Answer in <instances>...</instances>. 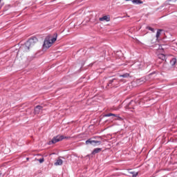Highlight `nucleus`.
I'll use <instances>...</instances> for the list:
<instances>
[{"mask_svg":"<svg viewBox=\"0 0 177 177\" xmlns=\"http://www.w3.org/2000/svg\"><path fill=\"white\" fill-rule=\"evenodd\" d=\"M37 42H38V39L36 37H31L20 47V50L28 52L30 50V48H32V46H34Z\"/></svg>","mask_w":177,"mask_h":177,"instance_id":"f257e3e1","label":"nucleus"},{"mask_svg":"<svg viewBox=\"0 0 177 177\" xmlns=\"http://www.w3.org/2000/svg\"><path fill=\"white\" fill-rule=\"evenodd\" d=\"M118 85H120V82L118 81V80L113 78L109 80L107 86H109V88H117Z\"/></svg>","mask_w":177,"mask_h":177,"instance_id":"f03ea898","label":"nucleus"},{"mask_svg":"<svg viewBox=\"0 0 177 177\" xmlns=\"http://www.w3.org/2000/svg\"><path fill=\"white\" fill-rule=\"evenodd\" d=\"M64 139V136H57L53 137L52 140L49 141L48 145H55V143H57V142H61Z\"/></svg>","mask_w":177,"mask_h":177,"instance_id":"7ed1b4c3","label":"nucleus"},{"mask_svg":"<svg viewBox=\"0 0 177 177\" xmlns=\"http://www.w3.org/2000/svg\"><path fill=\"white\" fill-rule=\"evenodd\" d=\"M86 145H91V146H100L102 145V141L94 140L90 138L86 141Z\"/></svg>","mask_w":177,"mask_h":177,"instance_id":"20e7f679","label":"nucleus"},{"mask_svg":"<svg viewBox=\"0 0 177 177\" xmlns=\"http://www.w3.org/2000/svg\"><path fill=\"white\" fill-rule=\"evenodd\" d=\"M52 46V42H50V40H49V38H46L44 40L43 48H46L48 49V48H50Z\"/></svg>","mask_w":177,"mask_h":177,"instance_id":"39448f33","label":"nucleus"},{"mask_svg":"<svg viewBox=\"0 0 177 177\" xmlns=\"http://www.w3.org/2000/svg\"><path fill=\"white\" fill-rule=\"evenodd\" d=\"M151 75H153V74H149V76L146 77H141L140 79L137 80V84H139L140 85H142L144 82H146L147 80H149V77H151Z\"/></svg>","mask_w":177,"mask_h":177,"instance_id":"423d86ee","label":"nucleus"},{"mask_svg":"<svg viewBox=\"0 0 177 177\" xmlns=\"http://www.w3.org/2000/svg\"><path fill=\"white\" fill-rule=\"evenodd\" d=\"M44 110V108L41 105H37L35 108L34 114H41Z\"/></svg>","mask_w":177,"mask_h":177,"instance_id":"0eeeda50","label":"nucleus"},{"mask_svg":"<svg viewBox=\"0 0 177 177\" xmlns=\"http://www.w3.org/2000/svg\"><path fill=\"white\" fill-rule=\"evenodd\" d=\"M100 21H110V16L105 15L102 17L99 18Z\"/></svg>","mask_w":177,"mask_h":177,"instance_id":"6e6552de","label":"nucleus"},{"mask_svg":"<svg viewBox=\"0 0 177 177\" xmlns=\"http://www.w3.org/2000/svg\"><path fill=\"white\" fill-rule=\"evenodd\" d=\"M133 104H135V101L131 100L127 106V109H133Z\"/></svg>","mask_w":177,"mask_h":177,"instance_id":"1a4fd4ad","label":"nucleus"},{"mask_svg":"<svg viewBox=\"0 0 177 177\" xmlns=\"http://www.w3.org/2000/svg\"><path fill=\"white\" fill-rule=\"evenodd\" d=\"M102 151V148H95L93 149L92 154H97V153H100Z\"/></svg>","mask_w":177,"mask_h":177,"instance_id":"9d476101","label":"nucleus"},{"mask_svg":"<svg viewBox=\"0 0 177 177\" xmlns=\"http://www.w3.org/2000/svg\"><path fill=\"white\" fill-rule=\"evenodd\" d=\"M132 3H136V5H140V4L143 3V1H142L140 0H132Z\"/></svg>","mask_w":177,"mask_h":177,"instance_id":"9b49d317","label":"nucleus"},{"mask_svg":"<svg viewBox=\"0 0 177 177\" xmlns=\"http://www.w3.org/2000/svg\"><path fill=\"white\" fill-rule=\"evenodd\" d=\"M63 165V160L62 159H59L56 161V162L55 163V165L57 166V165Z\"/></svg>","mask_w":177,"mask_h":177,"instance_id":"f8f14e48","label":"nucleus"},{"mask_svg":"<svg viewBox=\"0 0 177 177\" xmlns=\"http://www.w3.org/2000/svg\"><path fill=\"white\" fill-rule=\"evenodd\" d=\"M55 36V37H53L51 39H50V42H51V44H53L54 42H56V39H57V33H55L54 35Z\"/></svg>","mask_w":177,"mask_h":177,"instance_id":"ddd939ff","label":"nucleus"},{"mask_svg":"<svg viewBox=\"0 0 177 177\" xmlns=\"http://www.w3.org/2000/svg\"><path fill=\"white\" fill-rule=\"evenodd\" d=\"M161 30H158L157 32H156V39L158 40V38H160V35H161Z\"/></svg>","mask_w":177,"mask_h":177,"instance_id":"4468645a","label":"nucleus"},{"mask_svg":"<svg viewBox=\"0 0 177 177\" xmlns=\"http://www.w3.org/2000/svg\"><path fill=\"white\" fill-rule=\"evenodd\" d=\"M170 64H171V66H174L175 64H176V59L173 58V59L170 61Z\"/></svg>","mask_w":177,"mask_h":177,"instance_id":"2eb2a0df","label":"nucleus"},{"mask_svg":"<svg viewBox=\"0 0 177 177\" xmlns=\"http://www.w3.org/2000/svg\"><path fill=\"white\" fill-rule=\"evenodd\" d=\"M158 58L161 60H165V55L164 54H160L158 55Z\"/></svg>","mask_w":177,"mask_h":177,"instance_id":"dca6fc26","label":"nucleus"},{"mask_svg":"<svg viewBox=\"0 0 177 177\" xmlns=\"http://www.w3.org/2000/svg\"><path fill=\"white\" fill-rule=\"evenodd\" d=\"M117 117V115L114 114V113H108V114H105L104 117Z\"/></svg>","mask_w":177,"mask_h":177,"instance_id":"f3484780","label":"nucleus"},{"mask_svg":"<svg viewBox=\"0 0 177 177\" xmlns=\"http://www.w3.org/2000/svg\"><path fill=\"white\" fill-rule=\"evenodd\" d=\"M120 77H122V78H128V77H129V73H124V74L120 75Z\"/></svg>","mask_w":177,"mask_h":177,"instance_id":"a211bd4d","label":"nucleus"},{"mask_svg":"<svg viewBox=\"0 0 177 177\" xmlns=\"http://www.w3.org/2000/svg\"><path fill=\"white\" fill-rule=\"evenodd\" d=\"M147 30H149V31H151L152 32H154V28L150 27V26H147Z\"/></svg>","mask_w":177,"mask_h":177,"instance_id":"6ab92c4d","label":"nucleus"},{"mask_svg":"<svg viewBox=\"0 0 177 177\" xmlns=\"http://www.w3.org/2000/svg\"><path fill=\"white\" fill-rule=\"evenodd\" d=\"M37 161H39V162H40V164H42V162H44V161H45V159L44 158H41L40 159H38Z\"/></svg>","mask_w":177,"mask_h":177,"instance_id":"aec40b11","label":"nucleus"},{"mask_svg":"<svg viewBox=\"0 0 177 177\" xmlns=\"http://www.w3.org/2000/svg\"><path fill=\"white\" fill-rule=\"evenodd\" d=\"M131 174H133V177H137L138 176V172L131 171Z\"/></svg>","mask_w":177,"mask_h":177,"instance_id":"412c9836","label":"nucleus"},{"mask_svg":"<svg viewBox=\"0 0 177 177\" xmlns=\"http://www.w3.org/2000/svg\"><path fill=\"white\" fill-rule=\"evenodd\" d=\"M172 1H174V2H175L176 0H167L166 1L167 5H169V3H168V2H172Z\"/></svg>","mask_w":177,"mask_h":177,"instance_id":"4be33fe9","label":"nucleus"},{"mask_svg":"<svg viewBox=\"0 0 177 177\" xmlns=\"http://www.w3.org/2000/svg\"><path fill=\"white\" fill-rule=\"evenodd\" d=\"M64 139H70V137H67V136H64Z\"/></svg>","mask_w":177,"mask_h":177,"instance_id":"5701e85b","label":"nucleus"},{"mask_svg":"<svg viewBox=\"0 0 177 177\" xmlns=\"http://www.w3.org/2000/svg\"><path fill=\"white\" fill-rule=\"evenodd\" d=\"M98 138V139H100V137H97Z\"/></svg>","mask_w":177,"mask_h":177,"instance_id":"b1692460","label":"nucleus"},{"mask_svg":"<svg viewBox=\"0 0 177 177\" xmlns=\"http://www.w3.org/2000/svg\"><path fill=\"white\" fill-rule=\"evenodd\" d=\"M94 139H96V137H94Z\"/></svg>","mask_w":177,"mask_h":177,"instance_id":"393cba45","label":"nucleus"},{"mask_svg":"<svg viewBox=\"0 0 177 177\" xmlns=\"http://www.w3.org/2000/svg\"><path fill=\"white\" fill-rule=\"evenodd\" d=\"M26 160H29L28 158H27Z\"/></svg>","mask_w":177,"mask_h":177,"instance_id":"a878e982","label":"nucleus"}]
</instances>
